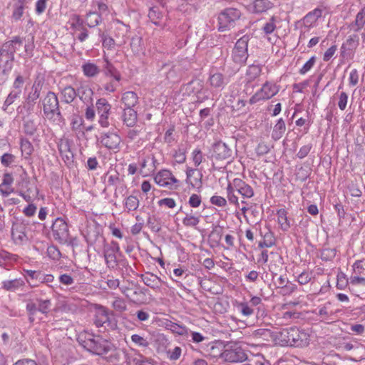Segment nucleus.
Returning a JSON list of instances; mask_svg holds the SVG:
<instances>
[{"label":"nucleus","instance_id":"1","mask_svg":"<svg viewBox=\"0 0 365 365\" xmlns=\"http://www.w3.org/2000/svg\"><path fill=\"white\" fill-rule=\"evenodd\" d=\"M274 341L276 344L282 346L303 347L309 344V334L297 327H291L276 332L274 335Z\"/></svg>","mask_w":365,"mask_h":365},{"label":"nucleus","instance_id":"2","mask_svg":"<svg viewBox=\"0 0 365 365\" xmlns=\"http://www.w3.org/2000/svg\"><path fill=\"white\" fill-rule=\"evenodd\" d=\"M77 340L84 349L97 355L107 354L113 349L110 341L88 331L80 333Z\"/></svg>","mask_w":365,"mask_h":365},{"label":"nucleus","instance_id":"3","mask_svg":"<svg viewBox=\"0 0 365 365\" xmlns=\"http://www.w3.org/2000/svg\"><path fill=\"white\" fill-rule=\"evenodd\" d=\"M280 90L277 83L267 81L262 87L250 98L249 103L252 105L259 101H264L275 96Z\"/></svg>","mask_w":365,"mask_h":365},{"label":"nucleus","instance_id":"4","mask_svg":"<svg viewBox=\"0 0 365 365\" xmlns=\"http://www.w3.org/2000/svg\"><path fill=\"white\" fill-rule=\"evenodd\" d=\"M154 182L160 187L176 190L180 187V180L168 169H162L154 175Z\"/></svg>","mask_w":365,"mask_h":365},{"label":"nucleus","instance_id":"5","mask_svg":"<svg viewBox=\"0 0 365 365\" xmlns=\"http://www.w3.org/2000/svg\"><path fill=\"white\" fill-rule=\"evenodd\" d=\"M241 12L234 8H228L222 11L218 16L219 31H225L234 26L240 18Z\"/></svg>","mask_w":365,"mask_h":365},{"label":"nucleus","instance_id":"6","mask_svg":"<svg viewBox=\"0 0 365 365\" xmlns=\"http://www.w3.org/2000/svg\"><path fill=\"white\" fill-rule=\"evenodd\" d=\"M250 38L245 35L237 40L232 49V59L240 65L244 64L248 58V42Z\"/></svg>","mask_w":365,"mask_h":365},{"label":"nucleus","instance_id":"7","mask_svg":"<svg viewBox=\"0 0 365 365\" xmlns=\"http://www.w3.org/2000/svg\"><path fill=\"white\" fill-rule=\"evenodd\" d=\"M98 140L102 146L115 153L120 150L122 140L116 132H104L101 135Z\"/></svg>","mask_w":365,"mask_h":365},{"label":"nucleus","instance_id":"8","mask_svg":"<svg viewBox=\"0 0 365 365\" xmlns=\"http://www.w3.org/2000/svg\"><path fill=\"white\" fill-rule=\"evenodd\" d=\"M247 359L245 351L237 344L226 345L224 350L223 360L230 363L242 362Z\"/></svg>","mask_w":365,"mask_h":365},{"label":"nucleus","instance_id":"9","mask_svg":"<svg viewBox=\"0 0 365 365\" xmlns=\"http://www.w3.org/2000/svg\"><path fill=\"white\" fill-rule=\"evenodd\" d=\"M97 113L98 114V123L103 128H108L110 123L108 120L111 109L110 104L106 98H99L96 103Z\"/></svg>","mask_w":365,"mask_h":365},{"label":"nucleus","instance_id":"10","mask_svg":"<svg viewBox=\"0 0 365 365\" xmlns=\"http://www.w3.org/2000/svg\"><path fill=\"white\" fill-rule=\"evenodd\" d=\"M113 30L116 46H122L125 44L129 38L130 26L119 20H116L113 23Z\"/></svg>","mask_w":365,"mask_h":365},{"label":"nucleus","instance_id":"11","mask_svg":"<svg viewBox=\"0 0 365 365\" xmlns=\"http://www.w3.org/2000/svg\"><path fill=\"white\" fill-rule=\"evenodd\" d=\"M43 113L46 118H51L55 113H59V105L57 96L48 92L43 100Z\"/></svg>","mask_w":365,"mask_h":365},{"label":"nucleus","instance_id":"12","mask_svg":"<svg viewBox=\"0 0 365 365\" xmlns=\"http://www.w3.org/2000/svg\"><path fill=\"white\" fill-rule=\"evenodd\" d=\"M53 237L56 240L63 241L68 236V227L66 221L61 218L56 219L51 227Z\"/></svg>","mask_w":365,"mask_h":365},{"label":"nucleus","instance_id":"13","mask_svg":"<svg viewBox=\"0 0 365 365\" xmlns=\"http://www.w3.org/2000/svg\"><path fill=\"white\" fill-rule=\"evenodd\" d=\"M21 186L22 189L19 192V195L21 196L24 200L30 202L37 197L38 189L35 183L31 182L29 180H23Z\"/></svg>","mask_w":365,"mask_h":365},{"label":"nucleus","instance_id":"14","mask_svg":"<svg viewBox=\"0 0 365 365\" xmlns=\"http://www.w3.org/2000/svg\"><path fill=\"white\" fill-rule=\"evenodd\" d=\"M212 158L216 160H226L232 157V150L222 141L215 143L212 146Z\"/></svg>","mask_w":365,"mask_h":365},{"label":"nucleus","instance_id":"15","mask_svg":"<svg viewBox=\"0 0 365 365\" xmlns=\"http://www.w3.org/2000/svg\"><path fill=\"white\" fill-rule=\"evenodd\" d=\"M11 237L16 245H23L29 240L26 234V227L21 224H15L11 229Z\"/></svg>","mask_w":365,"mask_h":365},{"label":"nucleus","instance_id":"16","mask_svg":"<svg viewBox=\"0 0 365 365\" xmlns=\"http://www.w3.org/2000/svg\"><path fill=\"white\" fill-rule=\"evenodd\" d=\"M186 182L195 188H200L202 186V173L197 170L190 167L186 169Z\"/></svg>","mask_w":365,"mask_h":365},{"label":"nucleus","instance_id":"17","mask_svg":"<svg viewBox=\"0 0 365 365\" xmlns=\"http://www.w3.org/2000/svg\"><path fill=\"white\" fill-rule=\"evenodd\" d=\"M234 187L236 188V192L239 193L243 199H250L255 195L253 188L240 178H237V180L234 184Z\"/></svg>","mask_w":365,"mask_h":365},{"label":"nucleus","instance_id":"18","mask_svg":"<svg viewBox=\"0 0 365 365\" xmlns=\"http://www.w3.org/2000/svg\"><path fill=\"white\" fill-rule=\"evenodd\" d=\"M259 302L260 298H251L249 302L237 303L235 307L237 312L245 317H249L253 314L254 307Z\"/></svg>","mask_w":365,"mask_h":365},{"label":"nucleus","instance_id":"19","mask_svg":"<svg viewBox=\"0 0 365 365\" xmlns=\"http://www.w3.org/2000/svg\"><path fill=\"white\" fill-rule=\"evenodd\" d=\"M14 178L9 173H6L3 175L2 182L0 183V192L3 196L7 197L14 192L12 187Z\"/></svg>","mask_w":365,"mask_h":365},{"label":"nucleus","instance_id":"20","mask_svg":"<svg viewBox=\"0 0 365 365\" xmlns=\"http://www.w3.org/2000/svg\"><path fill=\"white\" fill-rule=\"evenodd\" d=\"M274 4L269 0H255L250 5V10L255 14L266 12L272 9Z\"/></svg>","mask_w":365,"mask_h":365},{"label":"nucleus","instance_id":"21","mask_svg":"<svg viewBox=\"0 0 365 365\" xmlns=\"http://www.w3.org/2000/svg\"><path fill=\"white\" fill-rule=\"evenodd\" d=\"M118 250L119 247L117 244L115 247H110L105 250L104 257L108 267L114 268L117 266L116 252Z\"/></svg>","mask_w":365,"mask_h":365},{"label":"nucleus","instance_id":"22","mask_svg":"<svg viewBox=\"0 0 365 365\" xmlns=\"http://www.w3.org/2000/svg\"><path fill=\"white\" fill-rule=\"evenodd\" d=\"M82 71L85 76L93 78L98 76L101 71L98 66L90 61L85 62L82 66Z\"/></svg>","mask_w":365,"mask_h":365},{"label":"nucleus","instance_id":"23","mask_svg":"<svg viewBox=\"0 0 365 365\" xmlns=\"http://www.w3.org/2000/svg\"><path fill=\"white\" fill-rule=\"evenodd\" d=\"M110 323V314L103 307L96 309L95 315V324L98 327H103L106 324Z\"/></svg>","mask_w":365,"mask_h":365},{"label":"nucleus","instance_id":"24","mask_svg":"<svg viewBox=\"0 0 365 365\" xmlns=\"http://www.w3.org/2000/svg\"><path fill=\"white\" fill-rule=\"evenodd\" d=\"M123 121L128 127H134L138 121L137 112L133 108H125L123 113Z\"/></svg>","mask_w":365,"mask_h":365},{"label":"nucleus","instance_id":"25","mask_svg":"<svg viewBox=\"0 0 365 365\" xmlns=\"http://www.w3.org/2000/svg\"><path fill=\"white\" fill-rule=\"evenodd\" d=\"M141 278L143 282L153 289L159 288L162 284L161 279L155 274L150 272H146L142 274Z\"/></svg>","mask_w":365,"mask_h":365},{"label":"nucleus","instance_id":"26","mask_svg":"<svg viewBox=\"0 0 365 365\" xmlns=\"http://www.w3.org/2000/svg\"><path fill=\"white\" fill-rule=\"evenodd\" d=\"M68 24L70 26L73 36H76L80 30L85 27L83 19L76 14H73L70 17Z\"/></svg>","mask_w":365,"mask_h":365},{"label":"nucleus","instance_id":"27","mask_svg":"<svg viewBox=\"0 0 365 365\" xmlns=\"http://www.w3.org/2000/svg\"><path fill=\"white\" fill-rule=\"evenodd\" d=\"M121 101L125 108H132L138 103V97L135 92L127 91L123 94Z\"/></svg>","mask_w":365,"mask_h":365},{"label":"nucleus","instance_id":"28","mask_svg":"<svg viewBox=\"0 0 365 365\" xmlns=\"http://www.w3.org/2000/svg\"><path fill=\"white\" fill-rule=\"evenodd\" d=\"M237 180V178H235L232 182H230L227 184L226 191H227V197L230 204L235 205L236 207H239L240 202L238 197L235 194L236 192V188L234 187L235 182Z\"/></svg>","mask_w":365,"mask_h":365},{"label":"nucleus","instance_id":"29","mask_svg":"<svg viewBox=\"0 0 365 365\" xmlns=\"http://www.w3.org/2000/svg\"><path fill=\"white\" fill-rule=\"evenodd\" d=\"M208 82L210 86L215 88L223 87L226 84L224 75L220 72L211 74L208 78Z\"/></svg>","mask_w":365,"mask_h":365},{"label":"nucleus","instance_id":"30","mask_svg":"<svg viewBox=\"0 0 365 365\" xmlns=\"http://www.w3.org/2000/svg\"><path fill=\"white\" fill-rule=\"evenodd\" d=\"M20 149L21 155L25 159H29L34 151L32 143L26 138H21L20 140Z\"/></svg>","mask_w":365,"mask_h":365},{"label":"nucleus","instance_id":"31","mask_svg":"<svg viewBox=\"0 0 365 365\" xmlns=\"http://www.w3.org/2000/svg\"><path fill=\"white\" fill-rule=\"evenodd\" d=\"M225 346L221 342H214L212 344L210 350L209 355L212 358H220L223 360V354Z\"/></svg>","mask_w":365,"mask_h":365},{"label":"nucleus","instance_id":"32","mask_svg":"<svg viewBox=\"0 0 365 365\" xmlns=\"http://www.w3.org/2000/svg\"><path fill=\"white\" fill-rule=\"evenodd\" d=\"M24 286V282L21 279L7 280L3 282V287L5 289L10 292H15L21 289Z\"/></svg>","mask_w":365,"mask_h":365},{"label":"nucleus","instance_id":"33","mask_svg":"<svg viewBox=\"0 0 365 365\" xmlns=\"http://www.w3.org/2000/svg\"><path fill=\"white\" fill-rule=\"evenodd\" d=\"M277 222L282 230L286 231L290 227L287 217V212L284 209H279L277 212Z\"/></svg>","mask_w":365,"mask_h":365},{"label":"nucleus","instance_id":"34","mask_svg":"<svg viewBox=\"0 0 365 365\" xmlns=\"http://www.w3.org/2000/svg\"><path fill=\"white\" fill-rule=\"evenodd\" d=\"M286 130L285 123L282 118H279L274 126L272 137L274 140L280 139Z\"/></svg>","mask_w":365,"mask_h":365},{"label":"nucleus","instance_id":"35","mask_svg":"<svg viewBox=\"0 0 365 365\" xmlns=\"http://www.w3.org/2000/svg\"><path fill=\"white\" fill-rule=\"evenodd\" d=\"M262 73V67L259 65H250L246 72L247 83L259 77Z\"/></svg>","mask_w":365,"mask_h":365},{"label":"nucleus","instance_id":"36","mask_svg":"<svg viewBox=\"0 0 365 365\" xmlns=\"http://www.w3.org/2000/svg\"><path fill=\"white\" fill-rule=\"evenodd\" d=\"M166 328L173 333L180 336H186L188 334V329L185 326L172 322L166 324Z\"/></svg>","mask_w":365,"mask_h":365},{"label":"nucleus","instance_id":"37","mask_svg":"<svg viewBox=\"0 0 365 365\" xmlns=\"http://www.w3.org/2000/svg\"><path fill=\"white\" fill-rule=\"evenodd\" d=\"M101 17L96 11H90L86 14L85 22L89 27H95L99 24Z\"/></svg>","mask_w":365,"mask_h":365},{"label":"nucleus","instance_id":"38","mask_svg":"<svg viewBox=\"0 0 365 365\" xmlns=\"http://www.w3.org/2000/svg\"><path fill=\"white\" fill-rule=\"evenodd\" d=\"M104 74L108 78H113L115 81L119 82L121 79L120 73L114 66L106 60V66L104 68Z\"/></svg>","mask_w":365,"mask_h":365},{"label":"nucleus","instance_id":"39","mask_svg":"<svg viewBox=\"0 0 365 365\" xmlns=\"http://www.w3.org/2000/svg\"><path fill=\"white\" fill-rule=\"evenodd\" d=\"M140 205V201L136 196L130 195L124 200V206L128 212L136 210Z\"/></svg>","mask_w":365,"mask_h":365},{"label":"nucleus","instance_id":"40","mask_svg":"<svg viewBox=\"0 0 365 365\" xmlns=\"http://www.w3.org/2000/svg\"><path fill=\"white\" fill-rule=\"evenodd\" d=\"M61 95L63 101L67 103H69L75 99L76 93L73 87L66 86L62 90Z\"/></svg>","mask_w":365,"mask_h":365},{"label":"nucleus","instance_id":"41","mask_svg":"<svg viewBox=\"0 0 365 365\" xmlns=\"http://www.w3.org/2000/svg\"><path fill=\"white\" fill-rule=\"evenodd\" d=\"M80 98L82 101L86 103H91L93 101V92L92 89L86 86H81L78 90Z\"/></svg>","mask_w":365,"mask_h":365},{"label":"nucleus","instance_id":"42","mask_svg":"<svg viewBox=\"0 0 365 365\" xmlns=\"http://www.w3.org/2000/svg\"><path fill=\"white\" fill-rule=\"evenodd\" d=\"M276 28V19L274 16H272L262 27V31L265 35H269L272 34Z\"/></svg>","mask_w":365,"mask_h":365},{"label":"nucleus","instance_id":"43","mask_svg":"<svg viewBox=\"0 0 365 365\" xmlns=\"http://www.w3.org/2000/svg\"><path fill=\"white\" fill-rule=\"evenodd\" d=\"M131 341L133 343L135 344V345L143 347V348H148L150 345L149 341L148 339L139 334H135L131 335Z\"/></svg>","mask_w":365,"mask_h":365},{"label":"nucleus","instance_id":"44","mask_svg":"<svg viewBox=\"0 0 365 365\" xmlns=\"http://www.w3.org/2000/svg\"><path fill=\"white\" fill-rule=\"evenodd\" d=\"M365 24V6L356 14L354 25L356 26L355 31L361 30Z\"/></svg>","mask_w":365,"mask_h":365},{"label":"nucleus","instance_id":"45","mask_svg":"<svg viewBox=\"0 0 365 365\" xmlns=\"http://www.w3.org/2000/svg\"><path fill=\"white\" fill-rule=\"evenodd\" d=\"M200 222V217L192 214H187L182 219V224L185 227H195Z\"/></svg>","mask_w":365,"mask_h":365},{"label":"nucleus","instance_id":"46","mask_svg":"<svg viewBox=\"0 0 365 365\" xmlns=\"http://www.w3.org/2000/svg\"><path fill=\"white\" fill-rule=\"evenodd\" d=\"M148 17L154 24L159 25L163 18V14L158 9L152 8L148 12Z\"/></svg>","mask_w":365,"mask_h":365},{"label":"nucleus","instance_id":"47","mask_svg":"<svg viewBox=\"0 0 365 365\" xmlns=\"http://www.w3.org/2000/svg\"><path fill=\"white\" fill-rule=\"evenodd\" d=\"M84 120L82 117L73 115L71 121V128L73 131H81Z\"/></svg>","mask_w":365,"mask_h":365},{"label":"nucleus","instance_id":"48","mask_svg":"<svg viewBox=\"0 0 365 365\" xmlns=\"http://www.w3.org/2000/svg\"><path fill=\"white\" fill-rule=\"evenodd\" d=\"M280 289L279 293L282 295H289L297 289V285L292 282H287L284 285L278 287Z\"/></svg>","mask_w":365,"mask_h":365},{"label":"nucleus","instance_id":"49","mask_svg":"<svg viewBox=\"0 0 365 365\" xmlns=\"http://www.w3.org/2000/svg\"><path fill=\"white\" fill-rule=\"evenodd\" d=\"M191 158L195 167H198L204 159L202 152L199 148H195L191 153Z\"/></svg>","mask_w":365,"mask_h":365},{"label":"nucleus","instance_id":"50","mask_svg":"<svg viewBox=\"0 0 365 365\" xmlns=\"http://www.w3.org/2000/svg\"><path fill=\"white\" fill-rule=\"evenodd\" d=\"M321 16L322 11L320 9H316L307 14L304 17V20L307 23L309 22L310 24H312L314 23Z\"/></svg>","mask_w":365,"mask_h":365},{"label":"nucleus","instance_id":"51","mask_svg":"<svg viewBox=\"0 0 365 365\" xmlns=\"http://www.w3.org/2000/svg\"><path fill=\"white\" fill-rule=\"evenodd\" d=\"M102 44L103 46L107 49H113L114 46L116 45V41L115 38L103 34L102 35Z\"/></svg>","mask_w":365,"mask_h":365},{"label":"nucleus","instance_id":"52","mask_svg":"<svg viewBox=\"0 0 365 365\" xmlns=\"http://www.w3.org/2000/svg\"><path fill=\"white\" fill-rule=\"evenodd\" d=\"M108 81L103 85V88L106 93H113L116 90L117 81L113 78H108Z\"/></svg>","mask_w":365,"mask_h":365},{"label":"nucleus","instance_id":"53","mask_svg":"<svg viewBox=\"0 0 365 365\" xmlns=\"http://www.w3.org/2000/svg\"><path fill=\"white\" fill-rule=\"evenodd\" d=\"M315 61H316V58L315 56H312L311 57L304 65L303 66L300 68L299 70V73L301 75H304L306 74L307 72H309L312 68L313 66H314L315 64Z\"/></svg>","mask_w":365,"mask_h":365},{"label":"nucleus","instance_id":"54","mask_svg":"<svg viewBox=\"0 0 365 365\" xmlns=\"http://www.w3.org/2000/svg\"><path fill=\"white\" fill-rule=\"evenodd\" d=\"M21 91H19L17 92H11L8 96L6 97L4 103V109L6 110V108L11 105L15 100L20 96Z\"/></svg>","mask_w":365,"mask_h":365},{"label":"nucleus","instance_id":"55","mask_svg":"<svg viewBox=\"0 0 365 365\" xmlns=\"http://www.w3.org/2000/svg\"><path fill=\"white\" fill-rule=\"evenodd\" d=\"M48 0H37L35 4V12L37 15H41L45 12Z\"/></svg>","mask_w":365,"mask_h":365},{"label":"nucleus","instance_id":"56","mask_svg":"<svg viewBox=\"0 0 365 365\" xmlns=\"http://www.w3.org/2000/svg\"><path fill=\"white\" fill-rule=\"evenodd\" d=\"M24 132L28 135H34L36 130V125L34 120H28L24 124Z\"/></svg>","mask_w":365,"mask_h":365},{"label":"nucleus","instance_id":"57","mask_svg":"<svg viewBox=\"0 0 365 365\" xmlns=\"http://www.w3.org/2000/svg\"><path fill=\"white\" fill-rule=\"evenodd\" d=\"M15 158L13 154L6 153L1 157V163L4 167H9L14 162Z\"/></svg>","mask_w":365,"mask_h":365},{"label":"nucleus","instance_id":"58","mask_svg":"<svg viewBox=\"0 0 365 365\" xmlns=\"http://www.w3.org/2000/svg\"><path fill=\"white\" fill-rule=\"evenodd\" d=\"M282 264V259L278 258L276 261L271 262L269 265V270L273 274H277V273L281 269V266Z\"/></svg>","mask_w":365,"mask_h":365},{"label":"nucleus","instance_id":"59","mask_svg":"<svg viewBox=\"0 0 365 365\" xmlns=\"http://www.w3.org/2000/svg\"><path fill=\"white\" fill-rule=\"evenodd\" d=\"M58 149L61 154L70 150L69 142L67 139L61 138L58 142Z\"/></svg>","mask_w":365,"mask_h":365},{"label":"nucleus","instance_id":"60","mask_svg":"<svg viewBox=\"0 0 365 365\" xmlns=\"http://www.w3.org/2000/svg\"><path fill=\"white\" fill-rule=\"evenodd\" d=\"M158 205L160 207L165 206L166 207L170 208V209L174 208L176 206V202H175V200L171 197H166V198L161 199L158 201Z\"/></svg>","mask_w":365,"mask_h":365},{"label":"nucleus","instance_id":"61","mask_svg":"<svg viewBox=\"0 0 365 365\" xmlns=\"http://www.w3.org/2000/svg\"><path fill=\"white\" fill-rule=\"evenodd\" d=\"M210 202L218 207H225L227 200L225 197L219 195H214L210 198Z\"/></svg>","mask_w":365,"mask_h":365},{"label":"nucleus","instance_id":"62","mask_svg":"<svg viewBox=\"0 0 365 365\" xmlns=\"http://www.w3.org/2000/svg\"><path fill=\"white\" fill-rule=\"evenodd\" d=\"M47 255L52 259H58L61 257V252L55 246H50L47 248Z\"/></svg>","mask_w":365,"mask_h":365},{"label":"nucleus","instance_id":"63","mask_svg":"<svg viewBox=\"0 0 365 365\" xmlns=\"http://www.w3.org/2000/svg\"><path fill=\"white\" fill-rule=\"evenodd\" d=\"M24 4H20L18 6L15 7L13 13H12V18L15 21H19L21 19L24 14Z\"/></svg>","mask_w":365,"mask_h":365},{"label":"nucleus","instance_id":"64","mask_svg":"<svg viewBox=\"0 0 365 365\" xmlns=\"http://www.w3.org/2000/svg\"><path fill=\"white\" fill-rule=\"evenodd\" d=\"M348 102V95L345 92H341L339 96L338 106L341 110H345Z\"/></svg>","mask_w":365,"mask_h":365}]
</instances>
